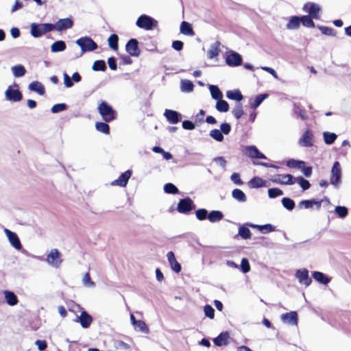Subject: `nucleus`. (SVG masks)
<instances>
[{
  "instance_id": "nucleus-1",
  "label": "nucleus",
  "mask_w": 351,
  "mask_h": 351,
  "mask_svg": "<svg viewBox=\"0 0 351 351\" xmlns=\"http://www.w3.org/2000/svg\"><path fill=\"white\" fill-rule=\"evenodd\" d=\"M97 109L103 119L106 123L110 122L116 119V111L106 101H101L98 106Z\"/></svg>"
},
{
  "instance_id": "nucleus-2",
  "label": "nucleus",
  "mask_w": 351,
  "mask_h": 351,
  "mask_svg": "<svg viewBox=\"0 0 351 351\" xmlns=\"http://www.w3.org/2000/svg\"><path fill=\"white\" fill-rule=\"evenodd\" d=\"M52 30H53V24L51 23H32L31 25V34L34 38L40 37Z\"/></svg>"
},
{
  "instance_id": "nucleus-3",
  "label": "nucleus",
  "mask_w": 351,
  "mask_h": 351,
  "mask_svg": "<svg viewBox=\"0 0 351 351\" xmlns=\"http://www.w3.org/2000/svg\"><path fill=\"white\" fill-rule=\"evenodd\" d=\"M136 24L141 29L151 30L154 27H157L158 22L151 16L143 14L138 18Z\"/></svg>"
},
{
  "instance_id": "nucleus-4",
  "label": "nucleus",
  "mask_w": 351,
  "mask_h": 351,
  "mask_svg": "<svg viewBox=\"0 0 351 351\" xmlns=\"http://www.w3.org/2000/svg\"><path fill=\"white\" fill-rule=\"evenodd\" d=\"M76 44L82 52L92 51L97 49V44L90 37L85 36L77 40Z\"/></svg>"
},
{
  "instance_id": "nucleus-5",
  "label": "nucleus",
  "mask_w": 351,
  "mask_h": 351,
  "mask_svg": "<svg viewBox=\"0 0 351 351\" xmlns=\"http://www.w3.org/2000/svg\"><path fill=\"white\" fill-rule=\"evenodd\" d=\"M195 205L190 197L181 199L178 204L177 210L180 213L187 214L195 209Z\"/></svg>"
},
{
  "instance_id": "nucleus-6",
  "label": "nucleus",
  "mask_w": 351,
  "mask_h": 351,
  "mask_svg": "<svg viewBox=\"0 0 351 351\" xmlns=\"http://www.w3.org/2000/svg\"><path fill=\"white\" fill-rule=\"evenodd\" d=\"M301 147H310L314 144V134L311 130H306L298 140Z\"/></svg>"
},
{
  "instance_id": "nucleus-7",
  "label": "nucleus",
  "mask_w": 351,
  "mask_h": 351,
  "mask_svg": "<svg viewBox=\"0 0 351 351\" xmlns=\"http://www.w3.org/2000/svg\"><path fill=\"white\" fill-rule=\"evenodd\" d=\"M47 261L55 267H60L62 262L60 252L57 249H52L47 256Z\"/></svg>"
},
{
  "instance_id": "nucleus-8",
  "label": "nucleus",
  "mask_w": 351,
  "mask_h": 351,
  "mask_svg": "<svg viewBox=\"0 0 351 351\" xmlns=\"http://www.w3.org/2000/svg\"><path fill=\"white\" fill-rule=\"evenodd\" d=\"M341 169L338 161L334 162L330 176V183L332 185H338L341 182Z\"/></svg>"
},
{
  "instance_id": "nucleus-9",
  "label": "nucleus",
  "mask_w": 351,
  "mask_h": 351,
  "mask_svg": "<svg viewBox=\"0 0 351 351\" xmlns=\"http://www.w3.org/2000/svg\"><path fill=\"white\" fill-rule=\"evenodd\" d=\"M303 10L308 12V15L314 19H319L320 18V8L316 3L310 2L305 3L303 6Z\"/></svg>"
},
{
  "instance_id": "nucleus-10",
  "label": "nucleus",
  "mask_w": 351,
  "mask_h": 351,
  "mask_svg": "<svg viewBox=\"0 0 351 351\" xmlns=\"http://www.w3.org/2000/svg\"><path fill=\"white\" fill-rule=\"evenodd\" d=\"M271 181L274 183L289 185L295 183V178L291 174H276L272 178Z\"/></svg>"
},
{
  "instance_id": "nucleus-11",
  "label": "nucleus",
  "mask_w": 351,
  "mask_h": 351,
  "mask_svg": "<svg viewBox=\"0 0 351 351\" xmlns=\"http://www.w3.org/2000/svg\"><path fill=\"white\" fill-rule=\"evenodd\" d=\"M125 50L130 56L138 57L141 53L138 40L135 38L130 39L125 45Z\"/></svg>"
},
{
  "instance_id": "nucleus-12",
  "label": "nucleus",
  "mask_w": 351,
  "mask_h": 351,
  "mask_svg": "<svg viewBox=\"0 0 351 351\" xmlns=\"http://www.w3.org/2000/svg\"><path fill=\"white\" fill-rule=\"evenodd\" d=\"M295 277L300 284L304 285L306 287L309 286L312 282V280L308 275V271L306 269L297 270Z\"/></svg>"
},
{
  "instance_id": "nucleus-13",
  "label": "nucleus",
  "mask_w": 351,
  "mask_h": 351,
  "mask_svg": "<svg viewBox=\"0 0 351 351\" xmlns=\"http://www.w3.org/2000/svg\"><path fill=\"white\" fill-rule=\"evenodd\" d=\"M5 95L8 100L14 102L19 101L23 98L21 92L18 88L13 89L11 86L5 90Z\"/></svg>"
},
{
  "instance_id": "nucleus-14",
  "label": "nucleus",
  "mask_w": 351,
  "mask_h": 351,
  "mask_svg": "<svg viewBox=\"0 0 351 351\" xmlns=\"http://www.w3.org/2000/svg\"><path fill=\"white\" fill-rule=\"evenodd\" d=\"M131 176H132V171L127 170L124 173H121L117 179L113 180L111 182V185L119 186L121 187H125V186H126Z\"/></svg>"
},
{
  "instance_id": "nucleus-15",
  "label": "nucleus",
  "mask_w": 351,
  "mask_h": 351,
  "mask_svg": "<svg viewBox=\"0 0 351 351\" xmlns=\"http://www.w3.org/2000/svg\"><path fill=\"white\" fill-rule=\"evenodd\" d=\"M243 60L241 56L234 51L228 54L226 58V64L230 66H237L242 64Z\"/></svg>"
},
{
  "instance_id": "nucleus-16",
  "label": "nucleus",
  "mask_w": 351,
  "mask_h": 351,
  "mask_svg": "<svg viewBox=\"0 0 351 351\" xmlns=\"http://www.w3.org/2000/svg\"><path fill=\"white\" fill-rule=\"evenodd\" d=\"M281 320L288 324L297 325L298 322V313L296 311H291L282 314L280 316Z\"/></svg>"
},
{
  "instance_id": "nucleus-17",
  "label": "nucleus",
  "mask_w": 351,
  "mask_h": 351,
  "mask_svg": "<svg viewBox=\"0 0 351 351\" xmlns=\"http://www.w3.org/2000/svg\"><path fill=\"white\" fill-rule=\"evenodd\" d=\"M164 116L166 117L169 123L171 124H176L180 122L182 118V115L176 110H165Z\"/></svg>"
},
{
  "instance_id": "nucleus-18",
  "label": "nucleus",
  "mask_w": 351,
  "mask_h": 351,
  "mask_svg": "<svg viewBox=\"0 0 351 351\" xmlns=\"http://www.w3.org/2000/svg\"><path fill=\"white\" fill-rule=\"evenodd\" d=\"M73 25V22L69 18L62 19L58 20L56 24L53 25V29L58 31H62L69 28H71Z\"/></svg>"
},
{
  "instance_id": "nucleus-19",
  "label": "nucleus",
  "mask_w": 351,
  "mask_h": 351,
  "mask_svg": "<svg viewBox=\"0 0 351 351\" xmlns=\"http://www.w3.org/2000/svg\"><path fill=\"white\" fill-rule=\"evenodd\" d=\"M5 232L11 245L15 249L21 250L22 248V245L17 234L15 232H13L8 229H5Z\"/></svg>"
},
{
  "instance_id": "nucleus-20",
  "label": "nucleus",
  "mask_w": 351,
  "mask_h": 351,
  "mask_svg": "<svg viewBox=\"0 0 351 351\" xmlns=\"http://www.w3.org/2000/svg\"><path fill=\"white\" fill-rule=\"evenodd\" d=\"M76 321L80 323L82 327L87 328L90 326L93 318L86 311H83L80 316L77 317Z\"/></svg>"
},
{
  "instance_id": "nucleus-21",
  "label": "nucleus",
  "mask_w": 351,
  "mask_h": 351,
  "mask_svg": "<svg viewBox=\"0 0 351 351\" xmlns=\"http://www.w3.org/2000/svg\"><path fill=\"white\" fill-rule=\"evenodd\" d=\"M230 338L228 332H222L213 339V343L217 346H227L229 343Z\"/></svg>"
},
{
  "instance_id": "nucleus-22",
  "label": "nucleus",
  "mask_w": 351,
  "mask_h": 351,
  "mask_svg": "<svg viewBox=\"0 0 351 351\" xmlns=\"http://www.w3.org/2000/svg\"><path fill=\"white\" fill-rule=\"evenodd\" d=\"M167 257L172 270L176 273L180 272L182 267L180 264L177 261L174 253L172 251L169 252L167 254Z\"/></svg>"
},
{
  "instance_id": "nucleus-23",
  "label": "nucleus",
  "mask_w": 351,
  "mask_h": 351,
  "mask_svg": "<svg viewBox=\"0 0 351 351\" xmlns=\"http://www.w3.org/2000/svg\"><path fill=\"white\" fill-rule=\"evenodd\" d=\"M248 185L251 189L266 187L268 186L267 180L258 176L254 177L251 179L248 182Z\"/></svg>"
},
{
  "instance_id": "nucleus-24",
  "label": "nucleus",
  "mask_w": 351,
  "mask_h": 351,
  "mask_svg": "<svg viewBox=\"0 0 351 351\" xmlns=\"http://www.w3.org/2000/svg\"><path fill=\"white\" fill-rule=\"evenodd\" d=\"M3 294L8 305L14 306L18 304L19 300L13 292L6 290L3 291Z\"/></svg>"
},
{
  "instance_id": "nucleus-25",
  "label": "nucleus",
  "mask_w": 351,
  "mask_h": 351,
  "mask_svg": "<svg viewBox=\"0 0 351 351\" xmlns=\"http://www.w3.org/2000/svg\"><path fill=\"white\" fill-rule=\"evenodd\" d=\"M248 226L253 228H257L258 230H260L263 233L271 232L275 231V230H276V227L270 223H267L265 225H256V224L250 223V224H248Z\"/></svg>"
},
{
  "instance_id": "nucleus-26",
  "label": "nucleus",
  "mask_w": 351,
  "mask_h": 351,
  "mask_svg": "<svg viewBox=\"0 0 351 351\" xmlns=\"http://www.w3.org/2000/svg\"><path fill=\"white\" fill-rule=\"evenodd\" d=\"M312 276L316 281L323 285H327L330 281V279L327 276L320 271H313Z\"/></svg>"
},
{
  "instance_id": "nucleus-27",
  "label": "nucleus",
  "mask_w": 351,
  "mask_h": 351,
  "mask_svg": "<svg viewBox=\"0 0 351 351\" xmlns=\"http://www.w3.org/2000/svg\"><path fill=\"white\" fill-rule=\"evenodd\" d=\"M300 16H293L289 20L286 27L287 29H297L300 27Z\"/></svg>"
},
{
  "instance_id": "nucleus-28",
  "label": "nucleus",
  "mask_w": 351,
  "mask_h": 351,
  "mask_svg": "<svg viewBox=\"0 0 351 351\" xmlns=\"http://www.w3.org/2000/svg\"><path fill=\"white\" fill-rule=\"evenodd\" d=\"M29 88L35 91L40 95H43L45 93V89L43 85L39 82H33L29 85Z\"/></svg>"
},
{
  "instance_id": "nucleus-29",
  "label": "nucleus",
  "mask_w": 351,
  "mask_h": 351,
  "mask_svg": "<svg viewBox=\"0 0 351 351\" xmlns=\"http://www.w3.org/2000/svg\"><path fill=\"white\" fill-rule=\"evenodd\" d=\"M219 45L220 43L216 42L211 46L207 53V56L209 59H213L219 55L220 51Z\"/></svg>"
},
{
  "instance_id": "nucleus-30",
  "label": "nucleus",
  "mask_w": 351,
  "mask_h": 351,
  "mask_svg": "<svg viewBox=\"0 0 351 351\" xmlns=\"http://www.w3.org/2000/svg\"><path fill=\"white\" fill-rule=\"evenodd\" d=\"M180 32L184 35L193 36L195 32L190 23L182 21L180 25Z\"/></svg>"
},
{
  "instance_id": "nucleus-31",
  "label": "nucleus",
  "mask_w": 351,
  "mask_h": 351,
  "mask_svg": "<svg viewBox=\"0 0 351 351\" xmlns=\"http://www.w3.org/2000/svg\"><path fill=\"white\" fill-rule=\"evenodd\" d=\"M66 43L62 40L54 42L51 46V51L53 53L63 51L66 49Z\"/></svg>"
},
{
  "instance_id": "nucleus-32",
  "label": "nucleus",
  "mask_w": 351,
  "mask_h": 351,
  "mask_svg": "<svg viewBox=\"0 0 351 351\" xmlns=\"http://www.w3.org/2000/svg\"><path fill=\"white\" fill-rule=\"evenodd\" d=\"M223 217V215L219 210H213L208 215V219L212 223L219 221Z\"/></svg>"
},
{
  "instance_id": "nucleus-33",
  "label": "nucleus",
  "mask_w": 351,
  "mask_h": 351,
  "mask_svg": "<svg viewBox=\"0 0 351 351\" xmlns=\"http://www.w3.org/2000/svg\"><path fill=\"white\" fill-rule=\"evenodd\" d=\"M226 96L229 99L240 101L243 99L241 93L239 90H228Z\"/></svg>"
},
{
  "instance_id": "nucleus-34",
  "label": "nucleus",
  "mask_w": 351,
  "mask_h": 351,
  "mask_svg": "<svg viewBox=\"0 0 351 351\" xmlns=\"http://www.w3.org/2000/svg\"><path fill=\"white\" fill-rule=\"evenodd\" d=\"M108 43L112 49L117 50L119 48V36L115 34H111L108 39Z\"/></svg>"
},
{
  "instance_id": "nucleus-35",
  "label": "nucleus",
  "mask_w": 351,
  "mask_h": 351,
  "mask_svg": "<svg viewBox=\"0 0 351 351\" xmlns=\"http://www.w3.org/2000/svg\"><path fill=\"white\" fill-rule=\"evenodd\" d=\"M313 18L311 17L309 15L300 16V23L306 27H314L315 23L313 22Z\"/></svg>"
},
{
  "instance_id": "nucleus-36",
  "label": "nucleus",
  "mask_w": 351,
  "mask_h": 351,
  "mask_svg": "<svg viewBox=\"0 0 351 351\" xmlns=\"http://www.w3.org/2000/svg\"><path fill=\"white\" fill-rule=\"evenodd\" d=\"M239 235L243 239H249L252 237V232L247 227L241 226L239 228Z\"/></svg>"
},
{
  "instance_id": "nucleus-37",
  "label": "nucleus",
  "mask_w": 351,
  "mask_h": 351,
  "mask_svg": "<svg viewBox=\"0 0 351 351\" xmlns=\"http://www.w3.org/2000/svg\"><path fill=\"white\" fill-rule=\"evenodd\" d=\"M232 195L234 199L241 202H244L246 201V195L241 189H234L232 192Z\"/></svg>"
},
{
  "instance_id": "nucleus-38",
  "label": "nucleus",
  "mask_w": 351,
  "mask_h": 351,
  "mask_svg": "<svg viewBox=\"0 0 351 351\" xmlns=\"http://www.w3.org/2000/svg\"><path fill=\"white\" fill-rule=\"evenodd\" d=\"M210 91L211 96L213 99L216 100H219L222 99L223 94L217 86L211 85L210 86Z\"/></svg>"
},
{
  "instance_id": "nucleus-39",
  "label": "nucleus",
  "mask_w": 351,
  "mask_h": 351,
  "mask_svg": "<svg viewBox=\"0 0 351 351\" xmlns=\"http://www.w3.org/2000/svg\"><path fill=\"white\" fill-rule=\"evenodd\" d=\"M258 153V149L253 145L247 146L244 149V154L252 158H256Z\"/></svg>"
},
{
  "instance_id": "nucleus-40",
  "label": "nucleus",
  "mask_w": 351,
  "mask_h": 351,
  "mask_svg": "<svg viewBox=\"0 0 351 351\" xmlns=\"http://www.w3.org/2000/svg\"><path fill=\"white\" fill-rule=\"evenodd\" d=\"M216 109L221 112H226L229 110V104L222 99L217 101L216 104Z\"/></svg>"
},
{
  "instance_id": "nucleus-41",
  "label": "nucleus",
  "mask_w": 351,
  "mask_h": 351,
  "mask_svg": "<svg viewBox=\"0 0 351 351\" xmlns=\"http://www.w3.org/2000/svg\"><path fill=\"white\" fill-rule=\"evenodd\" d=\"M324 141L327 145L332 144L337 138V135L335 133L325 132H324Z\"/></svg>"
},
{
  "instance_id": "nucleus-42",
  "label": "nucleus",
  "mask_w": 351,
  "mask_h": 351,
  "mask_svg": "<svg viewBox=\"0 0 351 351\" xmlns=\"http://www.w3.org/2000/svg\"><path fill=\"white\" fill-rule=\"evenodd\" d=\"M95 128L97 131L105 134H110V127L106 123L97 122L95 123Z\"/></svg>"
},
{
  "instance_id": "nucleus-43",
  "label": "nucleus",
  "mask_w": 351,
  "mask_h": 351,
  "mask_svg": "<svg viewBox=\"0 0 351 351\" xmlns=\"http://www.w3.org/2000/svg\"><path fill=\"white\" fill-rule=\"evenodd\" d=\"M287 165L289 168L302 169L305 165V162L302 160H296L294 159H290L287 162Z\"/></svg>"
},
{
  "instance_id": "nucleus-44",
  "label": "nucleus",
  "mask_w": 351,
  "mask_h": 351,
  "mask_svg": "<svg viewBox=\"0 0 351 351\" xmlns=\"http://www.w3.org/2000/svg\"><path fill=\"white\" fill-rule=\"evenodd\" d=\"M12 70L14 77H22L26 73V70H25V67L21 64L13 66L12 68Z\"/></svg>"
},
{
  "instance_id": "nucleus-45",
  "label": "nucleus",
  "mask_w": 351,
  "mask_h": 351,
  "mask_svg": "<svg viewBox=\"0 0 351 351\" xmlns=\"http://www.w3.org/2000/svg\"><path fill=\"white\" fill-rule=\"evenodd\" d=\"M267 94H261L257 95L254 100L250 103L251 108L256 109L263 102V101L267 97Z\"/></svg>"
},
{
  "instance_id": "nucleus-46",
  "label": "nucleus",
  "mask_w": 351,
  "mask_h": 351,
  "mask_svg": "<svg viewBox=\"0 0 351 351\" xmlns=\"http://www.w3.org/2000/svg\"><path fill=\"white\" fill-rule=\"evenodd\" d=\"M134 329L136 330L144 332V333H148L149 332V328L147 326L146 324L142 321V320H138L136 323L134 325Z\"/></svg>"
},
{
  "instance_id": "nucleus-47",
  "label": "nucleus",
  "mask_w": 351,
  "mask_h": 351,
  "mask_svg": "<svg viewBox=\"0 0 351 351\" xmlns=\"http://www.w3.org/2000/svg\"><path fill=\"white\" fill-rule=\"evenodd\" d=\"M92 69L93 71H105L106 70V65L105 61L102 60H96L93 63Z\"/></svg>"
},
{
  "instance_id": "nucleus-48",
  "label": "nucleus",
  "mask_w": 351,
  "mask_h": 351,
  "mask_svg": "<svg viewBox=\"0 0 351 351\" xmlns=\"http://www.w3.org/2000/svg\"><path fill=\"white\" fill-rule=\"evenodd\" d=\"M282 204L283 206L289 210H292L295 206V202L289 197L282 198Z\"/></svg>"
},
{
  "instance_id": "nucleus-49",
  "label": "nucleus",
  "mask_w": 351,
  "mask_h": 351,
  "mask_svg": "<svg viewBox=\"0 0 351 351\" xmlns=\"http://www.w3.org/2000/svg\"><path fill=\"white\" fill-rule=\"evenodd\" d=\"M295 181L300 184V186L304 191L308 189L311 186L310 182L307 180H305L302 176H299L295 178Z\"/></svg>"
},
{
  "instance_id": "nucleus-50",
  "label": "nucleus",
  "mask_w": 351,
  "mask_h": 351,
  "mask_svg": "<svg viewBox=\"0 0 351 351\" xmlns=\"http://www.w3.org/2000/svg\"><path fill=\"white\" fill-rule=\"evenodd\" d=\"M164 191L168 194H176L178 193V189L172 183H167L164 186Z\"/></svg>"
},
{
  "instance_id": "nucleus-51",
  "label": "nucleus",
  "mask_w": 351,
  "mask_h": 351,
  "mask_svg": "<svg viewBox=\"0 0 351 351\" xmlns=\"http://www.w3.org/2000/svg\"><path fill=\"white\" fill-rule=\"evenodd\" d=\"M210 136L217 141L221 142L223 140V136L221 132L218 129H213L210 132Z\"/></svg>"
},
{
  "instance_id": "nucleus-52",
  "label": "nucleus",
  "mask_w": 351,
  "mask_h": 351,
  "mask_svg": "<svg viewBox=\"0 0 351 351\" xmlns=\"http://www.w3.org/2000/svg\"><path fill=\"white\" fill-rule=\"evenodd\" d=\"M232 112L237 119H240L244 113L242 105L241 104H237Z\"/></svg>"
},
{
  "instance_id": "nucleus-53",
  "label": "nucleus",
  "mask_w": 351,
  "mask_h": 351,
  "mask_svg": "<svg viewBox=\"0 0 351 351\" xmlns=\"http://www.w3.org/2000/svg\"><path fill=\"white\" fill-rule=\"evenodd\" d=\"M335 212L341 218L346 217L348 214V210L345 206H338L335 208Z\"/></svg>"
},
{
  "instance_id": "nucleus-54",
  "label": "nucleus",
  "mask_w": 351,
  "mask_h": 351,
  "mask_svg": "<svg viewBox=\"0 0 351 351\" xmlns=\"http://www.w3.org/2000/svg\"><path fill=\"white\" fill-rule=\"evenodd\" d=\"M193 84L189 80L182 82L181 88L183 91L191 92L193 90Z\"/></svg>"
},
{
  "instance_id": "nucleus-55",
  "label": "nucleus",
  "mask_w": 351,
  "mask_h": 351,
  "mask_svg": "<svg viewBox=\"0 0 351 351\" xmlns=\"http://www.w3.org/2000/svg\"><path fill=\"white\" fill-rule=\"evenodd\" d=\"M282 194V191L278 188H271L268 190V195L270 198H275Z\"/></svg>"
},
{
  "instance_id": "nucleus-56",
  "label": "nucleus",
  "mask_w": 351,
  "mask_h": 351,
  "mask_svg": "<svg viewBox=\"0 0 351 351\" xmlns=\"http://www.w3.org/2000/svg\"><path fill=\"white\" fill-rule=\"evenodd\" d=\"M196 217L200 220H205L208 217V211L205 208H200L195 212Z\"/></svg>"
},
{
  "instance_id": "nucleus-57",
  "label": "nucleus",
  "mask_w": 351,
  "mask_h": 351,
  "mask_svg": "<svg viewBox=\"0 0 351 351\" xmlns=\"http://www.w3.org/2000/svg\"><path fill=\"white\" fill-rule=\"evenodd\" d=\"M204 311L206 317L213 319L215 317V309L212 306L207 304L204 308Z\"/></svg>"
},
{
  "instance_id": "nucleus-58",
  "label": "nucleus",
  "mask_w": 351,
  "mask_h": 351,
  "mask_svg": "<svg viewBox=\"0 0 351 351\" xmlns=\"http://www.w3.org/2000/svg\"><path fill=\"white\" fill-rule=\"evenodd\" d=\"M318 29L324 35L335 36V32L334 29L331 27H328L326 26H319Z\"/></svg>"
},
{
  "instance_id": "nucleus-59",
  "label": "nucleus",
  "mask_w": 351,
  "mask_h": 351,
  "mask_svg": "<svg viewBox=\"0 0 351 351\" xmlns=\"http://www.w3.org/2000/svg\"><path fill=\"white\" fill-rule=\"evenodd\" d=\"M313 203H315V199L302 200L299 203V207L306 209L311 208L313 206Z\"/></svg>"
},
{
  "instance_id": "nucleus-60",
  "label": "nucleus",
  "mask_w": 351,
  "mask_h": 351,
  "mask_svg": "<svg viewBox=\"0 0 351 351\" xmlns=\"http://www.w3.org/2000/svg\"><path fill=\"white\" fill-rule=\"evenodd\" d=\"M241 268L243 273H247L250 270V265L247 258H243L241 260Z\"/></svg>"
},
{
  "instance_id": "nucleus-61",
  "label": "nucleus",
  "mask_w": 351,
  "mask_h": 351,
  "mask_svg": "<svg viewBox=\"0 0 351 351\" xmlns=\"http://www.w3.org/2000/svg\"><path fill=\"white\" fill-rule=\"evenodd\" d=\"M66 105L65 104H57L53 106L51 108V112L53 113H58L66 109Z\"/></svg>"
},
{
  "instance_id": "nucleus-62",
  "label": "nucleus",
  "mask_w": 351,
  "mask_h": 351,
  "mask_svg": "<svg viewBox=\"0 0 351 351\" xmlns=\"http://www.w3.org/2000/svg\"><path fill=\"white\" fill-rule=\"evenodd\" d=\"M220 129L222 134H228L231 131V126L228 123H223L220 125Z\"/></svg>"
},
{
  "instance_id": "nucleus-63",
  "label": "nucleus",
  "mask_w": 351,
  "mask_h": 351,
  "mask_svg": "<svg viewBox=\"0 0 351 351\" xmlns=\"http://www.w3.org/2000/svg\"><path fill=\"white\" fill-rule=\"evenodd\" d=\"M182 128L185 130H192L193 129H195V124L191 121H189V120H185L182 122Z\"/></svg>"
},
{
  "instance_id": "nucleus-64",
  "label": "nucleus",
  "mask_w": 351,
  "mask_h": 351,
  "mask_svg": "<svg viewBox=\"0 0 351 351\" xmlns=\"http://www.w3.org/2000/svg\"><path fill=\"white\" fill-rule=\"evenodd\" d=\"M35 343L40 351L45 350L47 347V343L45 340L38 339L36 341Z\"/></svg>"
}]
</instances>
